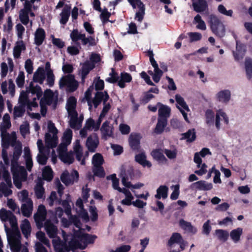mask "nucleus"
Instances as JSON below:
<instances>
[{
    "mask_svg": "<svg viewBox=\"0 0 252 252\" xmlns=\"http://www.w3.org/2000/svg\"><path fill=\"white\" fill-rule=\"evenodd\" d=\"M109 122L108 121L104 122L101 127L100 130L103 136H111L112 132L110 130V127L109 126Z\"/></svg>",
    "mask_w": 252,
    "mask_h": 252,
    "instance_id": "nucleus-46",
    "label": "nucleus"
},
{
    "mask_svg": "<svg viewBox=\"0 0 252 252\" xmlns=\"http://www.w3.org/2000/svg\"><path fill=\"white\" fill-rule=\"evenodd\" d=\"M45 79V71L42 67H39L34 73L33 81L34 82L42 84Z\"/></svg>",
    "mask_w": 252,
    "mask_h": 252,
    "instance_id": "nucleus-16",
    "label": "nucleus"
},
{
    "mask_svg": "<svg viewBox=\"0 0 252 252\" xmlns=\"http://www.w3.org/2000/svg\"><path fill=\"white\" fill-rule=\"evenodd\" d=\"M107 94H108L106 91L104 92L98 91L95 93L94 97L92 100V103L95 108H97L101 102H104Z\"/></svg>",
    "mask_w": 252,
    "mask_h": 252,
    "instance_id": "nucleus-15",
    "label": "nucleus"
},
{
    "mask_svg": "<svg viewBox=\"0 0 252 252\" xmlns=\"http://www.w3.org/2000/svg\"><path fill=\"white\" fill-rule=\"evenodd\" d=\"M181 139H186L188 142H192L196 137V133L194 128L189 129L186 132L182 134Z\"/></svg>",
    "mask_w": 252,
    "mask_h": 252,
    "instance_id": "nucleus-33",
    "label": "nucleus"
},
{
    "mask_svg": "<svg viewBox=\"0 0 252 252\" xmlns=\"http://www.w3.org/2000/svg\"><path fill=\"white\" fill-rule=\"evenodd\" d=\"M99 144V139L96 133H93L88 137L86 146L91 152H94Z\"/></svg>",
    "mask_w": 252,
    "mask_h": 252,
    "instance_id": "nucleus-7",
    "label": "nucleus"
},
{
    "mask_svg": "<svg viewBox=\"0 0 252 252\" xmlns=\"http://www.w3.org/2000/svg\"><path fill=\"white\" fill-rule=\"evenodd\" d=\"M243 229L241 227H238L230 232V236L234 243H237L240 241Z\"/></svg>",
    "mask_w": 252,
    "mask_h": 252,
    "instance_id": "nucleus-37",
    "label": "nucleus"
},
{
    "mask_svg": "<svg viewBox=\"0 0 252 252\" xmlns=\"http://www.w3.org/2000/svg\"><path fill=\"white\" fill-rule=\"evenodd\" d=\"M69 126L74 129H79L81 127V120H78V118H70Z\"/></svg>",
    "mask_w": 252,
    "mask_h": 252,
    "instance_id": "nucleus-56",
    "label": "nucleus"
},
{
    "mask_svg": "<svg viewBox=\"0 0 252 252\" xmlns=\"http://www.w3.org/2000/svg\"><path fill=\"white\" fill-rule=\"evenodd\" d=\"M71 201L70 196L68 194L65 200H62L60 199L58 200V204H61L64 209V212L67 215L71 214V208L69 204V202Z\"/></svg>",
    "mask_w": 252,
    "mask_h": 252,
    "instance_id": "nucleus-31",
    "label": "nucleus"
},
{
    "mask_svg": "<svg viewBox=\"0 0 252 252\" xmlns=\"http://www.w3.org/2000/svg\"><path fill=\"white\" fill-rule=\"evenodd\" d=\"M0 166L2 171V176L4 180L5 181L9 187H11V179L10 174L7 170V167L4 165L2 161L0 162Z\"/></svg>",
    "mask_w": 252,
    "mask_h": 252,
    "instance_id": "nucleus-34",
    "label": "nucleus"
},
{
    "mask_svg": "<svg viewBox=\"0 0 252 252\" xmlns=\"http://www.w3.org/2000/svg\"><path fill=\"white\" fill-rule=\"evenodd\" d=\"M10 249L13 252H19L21 248V243L19 239H14L10 243Z\"/></svg>",
    "mask_w": 252,
    "mask_h": 252,
    "instance_id": "nucleus-50",
    "label": "nucleus"
},
{
    "mask_svg": "<svg viewBox=\"0 0 252 252\" xmlns=\"http://www.w3.org/2000/svg\"><path fill=\"white\" fill-rule=\"evenodd\" d=\"M141 136L139 133H131L128 138L129 145L134 151L138 152L140 151V140Z\"/></svg>",
    "mask_w": 252,
    "mask_h": 252,
    "instance_id": "nucleus-6",
    "label": "nucleus"
},
{
    "mask_svg": "<svg viewBox=\"0 0 252 252\" xmlns=\"http://www.w3.org/2000/svg\"><path fill=\"white\" fill-rule=\"evenodd\" d=\"M135 160L143 167L147 166L150 168L152 165L150 161L146 160V156L144 153L136 155Z\"/></svg>",
    "mask_w": 252,
    "mask_h": 252,
    "instance_id": "nucleus-28",
    "label": "nucleus"
},
{
    "mask_svg": "<svg viewBox=\"0 0 252 252\" xmlns=\"http://www.w3.org/2000/svg\"><path fill=\"white\" fill-rule=\"evenodd\" d=\"M93 172L95 176L103 178L105 176L104 170L102 166L94 167Z\"/></svg>",
    "mask_w": 252,
    "mask_h": 252,
    "instance_id": "nucleus-63",
    "label": "nucleus"
},
{
    "mask_svg": "<svg viewBox=\"0 0 252 252\" xmlns=\"http://www.w3.org/2000/svg\"><path fill=\"white\" fill-rule=\"evenodd\" d=\"M182 240V237L180 233H174L169 240L168 244L171 247L173 248L175 247V245H174L175 243H179Z\"/></svg>",
    "mask_w": 252,
    "mask_h": 252,
    "instance_id": "nucleus-44",
    "label": "nucleus"
},
{
    "mask_svg": "<svg viewBox=\"0 0 252 252\" xmlns=\"http://www.w3.org/2000/svg\"><path fill=\"white\" fill-rule=\"evenodd\" d=\"M29 97L28 94L24 91H21L19 97V103L21 105H23L26 107L27 103L29 102Z\"/></svg>",
    "mask_w": 252,
    "mask_h": 252,
    "instance_id": "nucleus-51",
    "label": "nucleus"
},
{
    "mask_svg": "<svg viewBox=\"0 0 252 252\" xmlns=\"http://www.w3.org/2000/svg\"><path fill=\"white\" fill-rule=\"evenodd\" d=\"M78 246V241L76 240L73 235L72 238L68 242V244L67 245L65 243H63L61 249L65 252H69L70 251L73 252L74 250L79 249Z\"/></svg>",
    "mask_w": 252,
    "mask_h": 252,
    "instance_id": "nucleus-19",
    "label": "nucleus"
},
{
    "mask_svg": "<svg viewBox=\"0 0 252 252\" xmlns=\"http://www.w3.org/2000/svg\"><path fill=\"white\" fill-rule=\"evenodd\" d=\"M25 112V106L20 105L14 108L13 115L14 118L22 117Z\"/></svg>",
    "mask_w": 252,
    "mask_h": 252,
    "instance_id": "nucleus-54",
    "label": "nucleus"
},
{
    "mask_svg": "<svg viewBox=\"0 0 252 252\" xmlns=\"http://www.w3.org/2000/svg\"><path fill=\"white\" fill-rule=\"evenodd\" d=\"M246 50L245 46L243 44L238 45L237 44L236 49L235 52H233V56L236 61H239L243 59L244 58Z\"/></svg>",
    "mask_w": 252,
    "mask_h": 252,
    "instance_id": "nucleus-23",
    "label": "nucleus"
},
{
    "mask_svg": "<svg viewBox=\"0 0 252 252\" xmlns=\"http://www.w3.org/2000/svg\"><path fill=\"white\" fill-rule=\"evenodd\" d=\"M109 76L110 77L106 78L105 80L106 81L111 84H115L118 83L120 79V76L119 75L118 72L115 71V68H111V71L109 73Z\"/></svg>",
    "mask_w": 252,
    "mask_h": 252,
    "instance_id": "nucleus-45",
    "label": "nucleus"
},
{
    "mask_svg": "<svg viewBox=\"0 0 252 252\" xmlns=\"http://www.w3.org/2000/svg\"><path fill=\"white\" fill-rule=\"evenodd\" d=\"M42 178L44 180L50 182L53 178V172L50 166H45L42 171Z\"/></svg>",
    "mask_w": 252,
    "mask_h": 252,
    "instance_id": "nucleus-38",
    "label": "nucleus"
},
{
    "mask_svg": "<svg viewBox=\"0 0 252 252\" xmlns=\"http://www.w3.org/2000/svg\"><path fill=\"white\" fill-rule=\"evenodd\" d=\"M210 28L212 32L217 36L222 37L225 35V29L223 23L215 15L209 16Z\"/></svg>",
    "mask_w": 252,
    "mask_h": 252,
    "instance_id": "nucleus-3",
    "label": "nucleus"
},
{
    "mask_svg": "<svg viewBox=\"0 0 252 252\" xmlns=\"http://www.w3.org/2000/svg\"><path fill=\"white\" fill-rule=\"evenodd\" d=\"M0 218L2 220H8L13 231H15L19 236H20L16 217L11 211L1 208L0 210Z\"/></svg>",
    "mask_w": 252,
    "mask_h": 252,
    "instance_id": "nucleus-4",
    "label": "nucleus"
},
{
    "mask_svg": "<svg viewBox=\"0 0 252 252\" xmlns=\"http://www.w3.org/2000/svg\"><path fill=\"white\" fill-rule=\"evenodd\" d=\"M205 121L206 124L210 126L214 124L215 119V113L211 109H207L205 114Z\"/></svg>",
    "mask_w": 252,
    "mask_h": 252,
    "instance_id": "nucleus-43",
    "label": "nucleus"
},
{
    "mask_svg": "<svg viewBox=\"0 0 252 252\" xmlns=\"http://www.w3.org/2000/svg\"><path fill=\"white\" fill-rule=\"evenodd\" d=\"M2 136V143L1 145L2 147L8 148L11 142V137L9 133H1Z\"/></svg>",
    "mask_w": 252,
    "mask_h": 252,
    "instance_id": "nucleus-57",
    "label": "nucleus"
},
{
    "mask_svg": "<svg viewBox=\"0 0 252 252\" xmlns=\"http://www.w3.org/2000/svg\"><path fill=\"white\" fill-rule=\"evenodd\" d=\"M33 208V202L32 200L29 201V202L24 203L21 206V212L24 217H30L32 214Z\"/></svg>",
    "mask_w": 252,
    "mask_h": 252,
    "instance_id": "nucleus-26",
    "label": "nucleus"
},
{
    "mask_svg": "<svg viewBox=\"0 0 252 252\" xmlns=\"http://www.w3.org/2000/svg\"><path fill=\"white\" fill-rule=\"evenodd\" d=\"M193 10L196 12L204 11L208 7L206 0H192Z\"/></svg>",
    "mask_w": 252,
    "mask_h": 252,
    "instance_id": "nucleus-12",
    "label": "nucleus"
},
{
    "mask_svg": "<svg viewBox=\"0 0 252 252\" xmlns=\"http://www.w3.org/2000/svg\"><path fill=\"white\" fill-rule=\"evenodd\" d=\"M95 67V64L93 63H91L89 61L85 62L82 66L81 69V79L82 81H84L87 75L91 70Z\"/></svg>",
    "mask_w": 252,
    "mask_h": 252,
    "instance_id": "nucleus-9",
    "label": "nucleus"
},
{
    "mask_svg": "<svg viewBox=\"0 0 252 252\" xmlns=\"http://www.w3.org/2000/svg\"><path fill=\"white\" fill-rule=\"evenodd\" d=\"M167 124V120L165 119H158V123L156 125V127L154 129V132L157 134H160L162 133L165 127L166 126Z\"/></svg>",
    "mask_w": 252,
    "mask_h": 252,
    "instance_id": "nucleus-32",
    "label": "nucleus"
},
{
    "mask_svg": "<svg viewBox=\"0 0 252 252\" xmlns=\"http://www.w3.org/2000/svg\"><path fill=\"white\" fill-rule=\"evenodd\" d=\"M72 138V131L70 129H67L64 132L63 138L62 143L67 145L70 144Z\"/></svg>",
    "mask_w": 252,
    "mask_h": 252,
    "instance_id": "nucleus-49",
    "label": "nucleus"
},
{
    "mask_svg": "<svg viewBox=\"0 0 252 252\" xmlns=\"http://www.w3.org/2000/svg\"><path fill=\"white\" fill-rule=\"evenodd\" d=\"M46 37V33L43 29L42 28H38L35 32L34 36V43L37 46L41 45Z\"/></svg>",
    "mask_w": 252,
    "mask_h": 252,
    "instance_id": "nucleus-14",
    "label": "nucleus"
},
{
    "mask_svg": "<svg viewBox=\"0 0 252 252\" xmlns=\"http://www.w3.org/2000/svg\"><path fill=\"white\" fill-rule=\"evenodd\" d=\"M71 5L70 4H65L62 11L60 14L61 19L60 22L62 25H65L68 21L70 15Z\"/></svg>",
    "mask_w": 252,
    "mask_h": 252,
    "instance_id": "nucleus-10",
    "label": "nucleus"
},
{
    "mask_svg": "<svg viewBox=\"0 0 252 252\" xmlns=\"http://www.w3.org/2000/svg\"><path fill=\"white\" fill-rule=\"evenodd\" d=\"M215 234L218 239L221 242H226L229 237V233L227 231L223 229H216Z\"/></svg>",
    "mask_w": 252,
    "mask_h": 252,
    "instance_id": "nucleus-40",
    "label": "nucleus"
},
{
    "mask_svg": "<svg viewBox=\"0 0 252 252\" xmlns=\"http://www.w3.org/2000/svg\"><path fill=\"white\" fill-rule=\"evenodd\" d=\"M190 188L192 189L210 190L213 188V185L212 183H207L204 180H200L192 184Z\"/></svg>",
    "mask_w": 252,
    "mask_h": 252,
    "instance_id": "nucleus-8",
    "label": "nucleus"
},
{
    "mask_svg": "<svg viewBox=\"0 0 252 252\" xmlns=\"http://www.w3.org/2000/svg\"><path fill=\"white\" fill-rule=\"evenodd\" d=\"M108 180L111 179L112 181V186L114 189L118 190L119 192L121 191L122 188L119 187V181L117 178L115 174H112L107 177Z\"/></svg>",
    "mask_w": 252,
    "mask_h": 252,
    "instance_id": "nucleus-52",
    "label": "nucleus"
},
{
    "mask_svg": "<svg viewBox=\"0 0 252 252\" xmlns=\"http://www.w3.org/2000/svg\"><path fill=\"white\" fill-rule=\"evenodd\" d=\"M154 68V74L153 75V80L155 83L159 82L161 77L163 75V71L158 67V66Z\"/></svg>",
    "mask_w": 252,
    "mask_h": 252,
    "instance_id": "nucleus-58",
    "label": "nucleus"
},
{
    "mask_svg": "<svg viewBox=\"0 0 252 252\" xmlns=\"http://www.w3.org/2000/svg\"><path fill=\"white\" fill-rule=\"evenodd\" d=\"M79 177V173L76 170H73L70 174L68 171H65L62 174L61 180L65 185L69 186L77 182Z\"/></svg>",
    "mask_w": 252,
    "mask_h": 252,
    "instance_id": "nucleus-5",
    "label": "nucleus"
},
{
    "mask_svg": "<svg viewBox=\"0 0 252 252\" xmlns=\"http://www.w3.org/2000/svg\"><path fill=\"white\" fill-rule=\"evenodd\" d=\"M109 98L110 97L109 94H107L103 103L104 106L102 110L100 113L101 117H104L111 108V106L110 104L109 103H107V101L108 100Z\"/></svg>",
    "mask_w": 252,
    "mask_h": 252,
    "instance_id": "nucleus-48",
    "label": "nucleus"
},
{
    "mask_svg": "<svg viewBox=\"0 0 252 252\" xmlns=\"http://www.w3.org/2000/svg\"><path fill=\"white\" fill-rule=\"evenodd\" d=\"M245 64L247 77L250 80L252 78V59L246 58Z\"/></svg>",
    "mask_w": 252,
    "mask_h": 252,
    "instance_id": "nucleus-42",
    "label": "nucleus"
},
{
    "mask_svg": "<svg viewBox=\"0 0 252 252\" xmlns=\"http://www.w3.org/2000/svg\"><path fill=\"white\" fill-rule=\"evenodd\" d=\"M30 91L32 94H36L37 98L39 99L43 94V92L41 87L36 85L35 86H33L32 82L30 84L29 86Z\"/></svg>",
    "mask_w": 252,
    "mask_h": 252,
    "instance_id": "nucleus-41",
    "label": "nucleus"
},
{
    "mask_svg": "<svg viewBox=\"0 0 252 252\" xmlns=\"http://www.w3.org/2000/svg\"><path fill=\"white\" fill-rule=\"evenodd\" d=\"M168 188L165 185L160 186L157 190V194L155 197L158 199H160L161 197L163 199L167 198L168 195Z\"/></svg>",
    "mask_w": 252,
    "mask_h": 252,
    "instance_id": "nucleus-35",
    "label": "nucleus"
},
{
    "mask_svg": "<svg viewBox=\"0 0 252 252\" xmlns=\"http://www.w3.org/2000/svg\"><path fill=\"white\" fill-rule=\"evenodd\" d=\"M58 137L57 135H52L46 133L45 135V141L46 146L50 148H55L58 144Z\"/></svg>",
    "mask_w": 252,
    "mask_h": 252,
    "instance_id": "nucleus-22",
    "label": "nucleus"
},
{
    "mask_svg": "<svg viewBox=\"0 0 252 252\" xmlns=\"http://www.w3.org/2000/svg\"><path fill=\"white\" fill-rule=\"evenodd\" d=\"M120 177L122 178L123 185L126 188H130L131 183L128 182V176L126 174V171L122 170L120 174Z\"/></svg>",
    "mask_w": 252,
    "mask_h": 252,
    "instance_id": "nucleus-59",
    "label": "nucleus"
},
{
    "mask_svg": "<svg viewBox=\"0 0 252 252\" xmlns=\"http://www.w3.org/2000/svg\"><path fill=\"white\" fill-rule=\"evenodd\" d=\"M175 99L177 103L179 104L184 109L189 111L188 106L185 101L184 98L179 94L175 95Z\"/></svg>",
    "mask_w": 252,
    "mask_h": 252,
    "instance_id": "nucleus-62",
    "label": "nucleus"
},
{
    "mask_svg": "<svg viewBox=\"0 0 252 252\" xmlns=\"http://www.w3.org/2000/svg\"><path fill=\"white\" fill-rule=\"evenodd\" d=\"M158 104H160V107L158 109V119H165L167 120V118L169 117L171 112V109L169 107L158 103Z\"/></svg>",
    "mask_w": 252,
    "mask_h": 252,
    "instance_id": "nucleus-21",
    "label": "nucleus"
},
{
    "mask_svg": "<svg viewBox=\"0 0 252 252\" xmlns=\"http://www.w3.org/2000/svg\"><path fill=\"white\" fill-rule=\"evenodd\" d=\"M132 80L131 75L125 72H121L120 79L117 83L118 86L123 89L126 87V83H129Z\"/></svg>",
    "mask_w": 252,
    "mask_h": 252,
    "instance_id": "nucleus-20",
    "label": "nucleus"
},
{
    "mask_svg": "<svg viewBox=\"0 0 252 252\" xmlns=\"http://www.w3.org/2000/svg\"><path fill=\"white\" fill-rule=\"evenodd\" d=\"M59 157L60 159L64 163L70 164L74 161L73 154L71 151L60 155Z\"/></svg>",
    "mask_w": 252,
    "mask_h": 252,
    "instance_id": "nucleus-36",
    "label": "nucleus"
},
{
    "mask_svg": "<svg viewBox=\"0 0 252 252\" xmlns=\"http://www.w3.org/2000/svg\"><path fill=\"white\" fill-rule=\"evenodd\" d=\"M21 231L25 237L28 238L31 232V226L28 220L25 219L20 225Z\"/></svg>",
    "mask_w": 252,
    "mask_h": 252,
    "instance_id": "nucleus-30",
    "label": "nucleus"
},
{
    "mask_svg": "<svg viewBox=\"0 0 252 252\" xmlns=\"http://www.w3.org/2000/svg\"><path fill=\"white\" fill-rule=\"evenodd\" d=\"M136 2L138 7L139 8V11L136 13L135 19L139 22H141L143 20L145 14V5L141 0H136Z\"/></svg>",
    "mask_w": 252,
    "mask_h": 252,
    "instance_id": "nucleus-29",
    "label": "nucleus"
},
{
    "mask_svg": "<svg viewBox=\"0 0 252 252\" xmlns=\"http://www.w3.org/2000/svg\"><path fill=\"white\" fill-rule=\"evenodd\" d=\"M46 231L50 238H55L57 235V228L52 223L45 225Z\"/></svg>",
    "mask_w": 252,
    "mask_h": 252,
    "instance_id": "nucleus-39",
    "label": "nucleus"
},
{
    "mask_svg": "<svg viewBox=\"0 0 252 252\" xmlns=\"http://www.w3.org/2000/svg\"><path fill=\"white\" fill-rule=\"evenodd\" d=\"M153 158L158 161V164H165L167 159L159 149H154L151 152Z\"/></svg>",
    "mask_w": 252,
    "mask_h": 252,
    "instance_id": "nucleus-13",
    "label": "nucleus"
},
{
    "mask_svg": "<svg viewBox=\"0 0 252 252\" xmlns=\"http://www.w3.org/2000/svg\"><path fill=\"white\" fill-rule=\"evenodd\" d=\"M77 99L73 96H70L67 100L66 108V109H76Z\"/></svg>",
    "mask_w": 252,
    "mask_h": 252,
    "instance_id": "nucleus-55",
    "label": "nucleus"
},
{
    "mask_svg": "<svg viewBox=\"0 0 252 252\" xmlns=\"http://www.w3.org/2000/svg\"><path fill=\"white\" fill-rule=\"evenodd\" d=\"M104 162L102 156L99 153L94 155L92 159V163L94 167L102 166Z\"/></svg>",
    "mask_w": 252,
    "mask_h": 252,
    "instance_id": "nucleus-47",
    "label": "nucleus"
},
{
    "mask_svg": "<svg viewBox=\"0 0 252 252\" xmlns=\"http://www.w3.org/2000/svg\"><path fill=\"white\" fill-rule=\"evenodd\" d=\"M11 171L13 174V171L16 173L17 177L20 179H23V181H26L27 178V172L24 166L17 165L11 167Z\"/></svg>",
    "mask_w": 252,
    "mask_h": 252,
    "instance_id": "nucleus-11",
    "label": "nucleus"
},
{
    "mask_svg": "<svg viewBox=\"0 0 252 252\" xmlns=\"http://www.w3.org/2000/svg\"><path fill=\"white\" fill-rule=\"evenodd\" d=\"M216 97L220 102L227 103L230 99V91L228 90L220 91L217 94Z\"/></svg>",
    "mask_w": 252,
    "mask_h": 252,
    "instance_id": "nucleus-17",
    "label": "nucleus"
},
{
    "mask_svg": "<svg viewBox=\"0 0 252 252\" xmlns=\"http://www.w3.org/2000/svg\"><path fill=\"white\" fill-rule=\"evenodd\" d=\"M180 226L185 231L194 234L197 232V229L192 225L190 222L187 221L183 219H181L179 221Z\"/></svg>",
    "mask_w": 252,
    "mask_h": 252,
    "instance_id": "nucleus-18",
    "label": "nucleus"
},
{
    "mask_svg": "<svg viewBox=\"0 0 252 252\" xmlns=\"http://www.w3.org/2000/svg\"><path fill=\"white\" fill-rule=\"evenodd\" d=\"M22 152V150L21 145L16 146L14 147L12 158L11 160V167L19 165L18 161L21 155Z\"/></svg>",
    "mask_w": 252,
    "mask_h": 252,
    "instance_id": "nucleus-25",
    "label": "nucleus"
},
{
    "mask_svg": "<svg viewBox=\"0 0 252 252\" xmlns=\"http://www.w3.org/2000/svg\"><path fill=\"white\" fill-rule=\"evenodd\" d=\"M16 83L19 88L23 87L25 83V73L23 71L19 72L18 77L16 79Z\"/></svg>",
    "mask_w": 252,
    "mask_h": 252,
    "instance_id": "nucleus-61",
    "label": "nucleus"
},
{
    "mask_svg": "<svg viewBox=\"0 0 252 252\" xmlns=\"http://www.w3.org/2000/svg\"><path fill=\"white\" fill-rule=\"evenodd\" d=\"M73 235L78 241V247L81 250L85 249L89 244H94L97 238L95 235L85 233L80 230L73 229Z\"/></svg>",
    "mask_w": 252,
    "mask_h": 252,
    "instance_id": "nucleus-1",
    "label": "nucleus"
},
{
    "mask_svg": "<svg viewBox=\"0 0 252 252\" xmlns=\"http://www.w3.org/2000/svg\"><path fill=\"white\" fill-rule=\"evenodd\" d=\"M69 221L71 223H73L75 227L78 228V230H82L81 228L82 227V223L80 221V219L76 216H72L69 218Z\"/></svg>",
    "mask_w": 252,
    "mask_h": 252,
    "instance_id": "nucleus-64",
    "label": "nucleus"
},
{
    "mask_svg": "<svg viewBox=\"0 0 252 252\" xmlns=\"http://www.w3.org/2000/svg\"><path fill=\"white\" fill-rule=\"evenodd\" d=\"M26 49V45L22 40L17 41L13 49V56L14 58H19L21 56L22 51H24Z\"/></svg>",
    "mask_w": 252,
    "mask_h": 252,
    "instance_id": "nucleus-27",
    "label": "nucleus"
},
{
    "mask_svg": "<svg viewBox=\"0 0 252 252\" xmlns=\"http://www.w3.org/2000/svg\"><path fill=\"white\" fill-rule=\"evenodd\" d=\"M34 192L36 197L37 199H44L45 189L43 187V182L40 180L34 187Z\"/></svg>",
    "mask_w": 252,
    "mask_h": 252,
    "instance_id": "nucleus-24",
    "label": "nucleus"
},
{
    "mask_svg": "<svg viewBox=\"0 0 252 252\" xmlns=\"http://www.w3.org/2000/svg\"><path fill=\"white\" fill-rule=\"evenodd\" d=\"M194 21L195 23H198L196 28L201 30H205L206 29V24L204 21L202 19L199 14L196 15L194 18Z\"/></svg>",
    "mask_w": 252,
    "mask_h": 252,
    "instance_id": "nucleus-53",
    "label": "nucleus"
},
{
    "mask_svg": "<svg viewBox=\"0 0 252 252\" xmlns=\"http://www.w3.org/2000/svg\"><path fill=\"white\" fill-rule=\"evenodd\" d=\"M61 89L66 87V91L69 93L75 92L78 87V82L75 80L73 74H68L63 76L59 81Z\"/></svg>",
    "mask_w": 252,
    "mask_h": 252,
    "instance_id": "nucleus-2",
    "label": "nucleus"
},
{
    "mask_svg": "<svg viewBox=\"0 0 252 252\" xmlns=\"http://www.w3.org/2000/svg\"><path fill=\"white\" fill-rule=\"evenodd\" d=\"M189 37V42H193L197 41L202 38V35L200 33L197 32H189L188 33Z\"/></svg>",
    "mask_w": 252,
    "mask_h": 252,
    "instance_id": "nucleus-60",
    "label": "nucleus"
}]
</instances>
